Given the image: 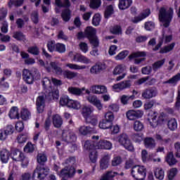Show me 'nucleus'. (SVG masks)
<instances>
[{
    "label": "nucleus",
    "instance_id": "obj_1",
    "mask_svg": "<svg viewBox=\"0 0 180 180\" xmlns=\"http://www.w3.org/2000/svg\"><path fill=\"white\" fill-rule=\"evenodd\" d=\"M42 85L46 89L44 95L39 96L37 98L36 105L38 113H43L46 106V101H58L60 98V91L58 89H51V80L49 77H44L42 80Z\"/></svg>",
    "mask_w": 180,
    "mask_h": 180
},
{
    "label": "nucleus",
    "instance_id": "obj_2",
    "mask_svg": "<svg viewBox=\"0 0 180 180\" xmlns=\"http://www.w3.org/2000/svg\"><path fill=\"white\" fill-rule=\"evenodd\" d=\"M77 162V158L75 156H71L67 158L65 161V167L60 170V175L62 176H75L77 170L74 167Z\"/></svg>",
    "mask_w": 180,
    "mask_h": 180
},
{
    "label": "nucleus",
    "instance_id": "obj_3",
    "mask_svg": "<svg viewBox=\"0 0 180 180\" xmlns=\"http://www.w3.org/2000/svg\"><path fill=\"white\" fill-rule=\"evenodd\" d=\"M22 79L25 84L28 85H32L34 84V81L40 79V72L36 68L31 70L23 69L22 70Z\"/></svg>",
    "mask_w": 180,
    "mask_h": 180
},
{
    "label": "nucleus",
    "instance_id": "obj_4",
    "mask_svg": "<svg viewBox=\"0 0 180 180\" xmlns=\"http://www.w3.org/2000/svg\"><path fill=\"white\" fill-rule=\"evenodd\" d=\"M174 18V8L169 7L168 10L165 7H160L159 10V19L162 22L165 27H168Z\"/></svg>",
    "mask_w": 180,
    "mask_h": 180
},
{
    "label": "nucleus",
    "instance_id": "obj_5",
    "mask_svg": "<svg viewBox=\"0 0 180 180\" xmlns=\"http://www.w3.org/2000/svg\"><path fill=\"white\" fill-rule=\"evenodd\" d=\"M55 5L58 8H66L62 11L61 18L64 22H70L71 19V10L69 8L71 6L70 0H63V3L61 0H55Z\"/></svg>",
    "mask_w": 180,
    "mask_h": 180
},
{
    "label": "nucleus",
    "instance_id": "obj_6",
    "mask_svg": "<svg viewBox=\"0 0 180 180\" xmlns=\"http://www.w3.org/2000/svg\"><path fill=\"white\" fill-rule=\"evenodd\" d=\"M37 167L34 172L50 174V168L46 165V162H47V155L46 154L38 153L37 155Z\"/></svg>",
    "mask_w": 180,
    "mask_h": 180
},
{
    "label": "nucleus",
    "instance_id": "obj_7",
    "mask_svg": "<svg viewBox=\"0 0 180 180\" xmlns=\"http://www.w3.org/2000/svg\"><path fill=\"white\" fill-rule=\"evenodd\" d=\"M113 120H115V114L112 111L108 112L105 114L104 119L99 122L98 127L103 130L112 129Z\"/></svg>",
    "mask_w": 180,
    "mask_h": 180
},
{
    "label": "nucleus",
    "instance_id": "obj_8",
    "mask_svg": "<svg viewBox=\"0 0 180 180\" xmlns=\"http://www.w3.org/2000/svg\"><path fill=\"white\" fill-rule=\"evenodd\" d=\"M85 37L91 46H98L99 38L96 35V28L88 26L84 30Z\"/></svg>",
    "mask_w": 180,
    "mask_h": 180
},
{
    "label": "nucleus",
    "instance_id": "obj_9",
    "mask_svg": "<svg viewBox=\"0 0 180 180\" xmlns=\"http://www.w3.org/2000/svg\"><path fill=\"white\" fill-rule=\"evenodd\" d=\"M131 175L136 180H143L147 176V168L144 166L134 165L131 169Z\"/></svg>",
    "mask_w": 180,
    "mask_h": 180
},
{
    "label": "nucleus",
    "instance_id": "obj_10",
    "mask_svg": "<svg viewBox=\"0 0 180 180\" xmlns=\"http://www.w3.org/2000/svg\"><path fill=\"white\" fill-rule=\"evenodd\" d=\"M118 143L126 150H128V151H134V146H133V143H131V141L130 140V138L129 137V135L126 133L120 134L117 136Z\"/></svg>",
    "mask_w": 180,
    "mask_h": 180
},
{
    "label": "nucleus",
    "instance_id": "obj_11",
    "mask_svg": "<svg viewBox=\"0 0 180 180\" xmlns=\"http://www.w3.org/2000/svg\"><path fill=\"white\" fill-rule=\"evenodd\" d=\"M148 120L153 129H155L157 126H160V124H162L164 123V116L163 115H159L158 112H153V115H149V117L148 118Z\"/></svg>",
    "mask_w": 180,
    "mask_h": 180
},
{
    "label": "nucleus",
    "instance_id": "obj_12",
    "mask_svg": "<svg viewBox=\"0 0 180 180\" xmlns=\"http://www.w3.org/2000/svg\"><path fill=\"white\" fill-rule=\"evenodd\" d=\"M140 57H147V53L146 51H140L133 52L128 56V58L130 61H131V60H134V64H136V65H139V64L146 61V58H140Z\"/></svg>",
    "mask_w": 180,
    "mask_h": 180
},
{
    "label": "nucleus",
    "instance_id": "obj_13",
    "mask_svg": "<svg viewBox=\"0 0 180 180\" xmlns=\"http://www.w3.org/2000/svg\"><path fill=\"white\" fill-rule=\"evenodd\" d=\"M62 140L68 143H75L77 141V135L74 131L63 129L62 132Z\"/></svg>",
    "mask_w": 180,
    "mask_h": 180
},
{
    "label": "nucleus",
    "instance_id": "obj_14",
    "mask_svg": "<svg viewBox=\"0 0 180 180\" xmlns=\"http://www.w3.org/2000/svg\"><path fill=\"white\" fill-rule=\"evenodd\" d=\"M157 94L155 87H148L142 91L141 96L143 99H151V98H155Z\"/></svg>",
    "mask_w": 180,
    "mask_h": 180
},
{
    "label": "nucleus",
    "instance_id": "obj_15",
    "mask_svg": "<svg viewBox=\"0 0 180 180\" xmlns=\"http://www.w3.org/2000/svg\"><path fill=\"white\" fill-rule=\"evenodd\" d=\"M143 111L138 110H129L127 112L126 116L128 120H137L140 117H143Z\"/></svg>",
    "mask_w": 180,
    "mask_h": 180
},
{
    "label": "nucleus",
    "instance_id": "obj_16",
    "mask_svg": "<svg viewBox=\"0 0 180 180\" xmlns=\"http://www.w3.org/2000/svg\"><path fill=\"white\" fill-rule=\"evenodd\" d=\"M143 146L146 150H154L157 146L155 139L151 136H147L143 139Z\"/></svg>",
    "mask_w": 180,
    "mask_h": 180
},
{
    "label": "nucleus",
    "instance_id": "obj_17",
    "mask_svg": "<svg viewBox=\"0 0 180 180\" xmlns=\"http://www.w3.org/2000/svg\"><path fill=\"white\" fill-rule=\"evenodd\" d=\"M10 157L13 161L18 162L23 157V153L16 148H11L10 150Z\"/></svg>",
    "mask_w": 180,
    "mask_h": 180
},
{
    "label": "nucleus",
    "instance_id": "obj_18",
    "mask_svg": "<svg viewBox=\"0 0 180 180\" xmlns=\"http://www.w3.org/2000/svg\"><path fill=\"white\" fill-rule=\"evenodd\" d=\"M96 144L97 149L101 150H111L112 147H113V144L110 141L105 139H101Z\"/></svg>",
    "mask_w": 180,
    "mask_h": 180
},
{
    "label": "nucleus",
    "instance_id": "obj_19",
    "mask_svg": "<svg viewBox=\"0 0 180 180\" xmlns=\"http://www.w3.org/2000/svg\"><path fill=\"white\" fill-rule=\"evenodd\" d=\"M106 66L105 63H102L101 62L96 63L94 65H93L90 69L91 74H99L105 70Z\"/></svg>",
    "mask_w": 180,
    "mask_h": 180
},
{
    "label": "nucleus",
    "instance_id": "obj_20",
    "mask_svg": "<svg viewBox=\"0 0 180 180\" xmlns=\"http://www.w3.org/2000/svg\"><path fill=\"white\" fill-rule=\"evenodd\" d=\"M90 91L93 94L101 95V94H106L108 92V88L103 85H94L91 86Z\"/></svg>",
    "mask_w": 180,
    "mask_h": 180
},
{
    "label": "nucleus",
    "instance_id": "obj_21",
    "mask_svg": "<svg viewBox=\"0 0 180 180\" xmlns=\"http://www.w3.org/2000/svg\"><path fill=\"white\" fill-rule=\"evenodd\" d=\"M9 158H11V152L8 149L4 148L0 150V161L2 164H8Z\"/></svg>",
    "mask_w": 180,
    "mask_h": 180
},
{
    "label": "nucleus",
    "instance_id": "obj_22",
    "mask_svg": "<svg viewBox=\"0 0 180 180\" xmlns=\"http://www.w3.org/2000/svg\"><path fill=\"white\" fill-rule=\"evenodd\" d=\"M131 86V83H130V80H125L114 84L112 86L113 89H120L123 91V89H127V88H130Z\"/></svg>",
    "mask_w": 180,
    "mask_h": 180
},
{
    "label": "nucleus",
    "instance_id": "obj_23",
    "mask_svg": "<svg viewBox=\"0 0 180 180\" xmlns=\"http://www.w3.org/2000/svg\"><path fill=\"white\" fill-rule=\"evenodd\" d=\"M133 4V0H119L118 8L120 11H126Z\"/></svg>",
    "mask_w": 180,
    "mask_h": 180
},
{
    "label": "nucleus",
    "instance_id": "obj_24",
    "mask_svg": "<svg viewBox=\"0 0 180 180\" xmlns=\"http://www.w3.org/2000/svg\"><path fill=\"white\" fill-rule=\"evenodd\" d=\"M84 147L85 150H87L89 151L96 150L98 149L97 142H96L94 141L87 140L84 142Z\"/></svg>",
    "mask_w": 180,
    "mask_h": 180
},
{
    "label": "nucleus",
    "instance_id": "obj_25",
    "mask_svg": "<svg viewBox=\"0 0 180 180\" xmlns=\"http://www.w3.org/2000/svg\"><path fill=\"white\" fill-rule=\"evenodd\" d=\"M73 61H75L76 63H82L83 64H89V63H91L89 58L81 54L74 55Z\"/></svg>",
    "mask_w": 180,
    "mask_h": 180
},
{
    "label": "nucleus",
    "instance_id": "obj_26",
    "mask_svg": "<svg viewBox=\"0 0 180 180\" xmlns=\"http://www.w3.org/2000/svg\"><path fill=\"white\" fill-rule=\"evenodd\" d=\"M10 119H20V114H19V108L16 106H13L8 112Z\"/></svg>",
    "mask_w": 180,
    "mask_h": 180
},
{
    "label": "nucleus",
    "instance_id": "obj_27",
    "mask_svg": "<svg viewBox=\"0 0 180 180\" xmlns=\"http://www.w3.org/2000/svg\"><path fill=\"white\" fill-rule=\"evenodd\" d=\"M150 14L151 11H150V9H148L146 11L145 13H142L139 15L134 17L132 22L133 23H139V22H141V20L146 19V18H148V16H150Z\"/></svg>",
    "mask_w": 180,
    "mask_h": 180
},
{
    "label": "nucleus",
    "instance_id": "obj_28",
    "mask_svg": "<svg viewBox=\"0 0 180 180\" xmlns=\"http://www.w3.org/2000/svg\"><path fill=\"white\" fill-rule=\"evenodd\" d=\"M20 117L23 120L24 122H26L32 117V112L29 110L27 108H22L20 110Z\"/></svg>",
    "mask_w": 180,
    "mask_h": 180
},
{
    "label": "nucleus",
    "instance_id": "obj_29",
    "mask_svg": "<svg viewBox=\"0 0 180 180\" xmlns=\"http://www.w3.org/2000/svg\"><path fill=\"white\" fill-rule=\"evenodd\" d=\"M69 94L75 95V96H82L84 93L82 91H85L84 89H79L78 87L70 86L68 89Z\"/></svg>",
    "mask_w": 180,
    "mask_h": 180
},
{
    "label": "nucleus",
    "instance_id": "obj_30",
    "mask_svg": "<svg viewBox=\"0 0 180 180\" xmlns=\"http://www.w3.org/2000/svg\"><path fill=\"white\" fill-rule=\"evenodd\" d=\"M165 161L166 162H167L169 167H172V165H175V164L178 162V160H176V159L174 156V153L172 152H169L167 153Z\"/></svg>",
    "mask_w": 180,
    "mask_h": 180
},
{
    "label": "nucleus",
    "instance_id": "obj_31",
    "mask_svg": "<svg viewBox=\"0 0 180 180\" xmlns=\"http://www.w3.org/2000/svg\"><path fill=\"white\" fill-rule=\"evenodd\" d=\"M94 128V127H91L89 126H83L79 128V131L80 134H82L83 136H87V134H92V133L95 131Z\"/></svg>",
    "mask_w": 180,
    "mask_h": 180
},
{
    "label": "nucleus",
    "instance_id": "obj_32",
    "mask_svg": "<svg viewBox=\"0 0 180 180\" xmlns=\"http://www.w3.org/2000/svg\"><path fill=\"white\" fill-rule=\"evenodd\" d=\"M53 124L56 129H60L63 126V118L58 115H53Z\"/></svg>",
    "mask_w": 180,
    "mask_h": 180
},
{
    "label": "nucleus",
    "instance_id": "obj_33",
    "mask_svg": "<svg viewBox=\"0 0 180 180\" xmlns=\"http://www.w3.org/2000/svg\"><path fill=\"white\" fill-rule=\"evenodd\" d=\"M175 48V42H172V44L165 46L162 47L159 51L160 54H167L169 53V51H172Z\"/></svg>",
    "mask_w": 180,
    "mask_h": 180
},
{
    "label": "nucleus",
    "instance_id": "obj_34",
    "mask_svg": "<svg viewBox=\"0 0 180 180\" xmlns=\"http://www.w3.org/2000/svg\"><path fill=\"white\" fill-rule=\"evenodd\" d=\"M47 175H49V173H44L41 172H33L32 178L34 180H44Z\"/></svg>",
    "mask_w": 180,
    "mask_h": 180
},
{
    "label": "nucleus",
    "instance_id": "obj_35",
    "mask_svg": "<svg viewBox=\"0 0 180 180\" xmlns=\"http://www.w3.org/2000/svg\"><path fill=\"white\" fill-rule=\"evenodd\" d=\"M110 158L108 155H105L100 160L101 169H106L109 167V161Z\"/></svg>",
    "mask_w": 180,
    "mask_h": 180
},
{
    "label": "nucleus",
    "instance_id": "obj_36",
    "mask_svg": "<svg viewBox=\"0 0 180 180\" xmlns=\"http://www.w3.org/2000/svg\"><path fill=\"white\" fill-rule=\"evenodd\" d=\"M63 76L64 78H67V79H73V78H76V77H78V72L66 70H63Z\"/></svg>",
    "mask_w": 180,
    "mask_h": 180
},
{
    "label": "nucleus",
    "instance_id": "obj_37",
    "mask_svg": "<svg viewBox=\"0 0 180 180\" xmlns=\"http://www.w3.org/2000/svg\"><path fill=\"white\" fill-rule=\"evenodd\" d=\"M115 13V9L113 8V5L110 4L106 6L104 12V18L105 19H109L110 16H112Z\"/></svg>",
    "mask_w": 180,
    "mask_h": 180
},
{
    "label": "nucleus",
    "instance_id": "obj_38",
    "mask_svg": "<svg viewBox=\"0 0 180 180\" xmlns=\"http://www.w3.org/2000/svg\"><path fill=\"white\" fill-rule=\"evenodd\" d=\"M164 64H165V58L157 60L152 65V69L155 72H156V71H158Z\"/></svg>",
    "mask_w": 180,
    "mask_h": 180
},
{
    "label": "nucleus",
    "instance_id": "obj_39",
    "mask_svg": "<svg viewBox=\"0 0 180 180\" xmlns=\"http://www.w3.org/2000/svg\"><path fill=\"white\" fill-rule=\"evenodd\" d=\"M86 122L89 124H91V126H93L94 130H95V127L98 126V117L96 116H91L89 117L85 120Z\"/></svg>",
    "mask_w": 180,
    "mask_h": 180
},
{
    "label": "nucleus",
    "instance_id": "obj_40",
    "mask_svg": "<svg viewBox=\"0 0 180 180\" xmlns=\"http://www.w3.org/2000/svg\"><path fill=\"white\" fill-rule=\"evenodd\" d=\"M68 108L70 109H75V110H78L81 109V103H79L78 101L70 99V102L69 103Z\"/></svg>",
    "mask_w": 180,
    "mask_h": 180
},
{
    "label": "nucleus",
    "instance_id": "obj_41",
    "mask_svg": "<svg viewBox=\"0 0 180 180\" xmlns=\"http://www.w3.org/2000/svg\"><path fill=\"white\" fill-rule=\"evenodd\" d=\"M50 65L51 67V69L55 70V72L57 75H63L64 70H63L61 68L58 67L56 62H51Z\"/></svg>",
    "mask_w": 180,
    "mask_h": 180
},
{
    "label": "nucleus",
    "instance_id": "obj_42",
    "mask_svg": "<svg viewBox=\"0 0 180 180\" xmlns=\"http://www.w3.org/2000/svg\"><path fill=\"white\" fill-rule=\"evenodd\" d=\"M91 113H92V109L91 108L84 106L82 108V115L85 120L88 119V117H90Z\"/></svg>",
    "mask_w": 180,
    "mask_h": 180
},
{
    "label": "nucleus",
    "instance_id": "obj_43",
    "mask_svg": "<svg viewBox=\"0 0 180 180\" xmlns=\"http://www.w3.org/2000/svg\"><path fill=\"white\" fill-rule=\"evenodd\" d=\"M180 81V73H177L176 75L173 76L172 78L169 79L167 81L163 82V84H178Z\"/></svg>",
    "mask_w": 180,
    "mask_h": 180
},
{
    "label": "nucleus",
    "instance_id": "obj_44",
    "mask_svg": "<svg viewBox=\"0 0 180 180\" xmlns=\"http://www.w3.org/2000/svg\"><path fill=\"white\" fill-rule=\"evenodd\" d=\"M13 37V39H15V40H18V41H25V40H26V36H25L23 32L20 31L14 32Z\"/></svg>",
    "mask_w": 180,
    "mask_h": 180
},
{
    "label": "nucleus",
    "instance_id": "obj_45",
    "mask_svg": "<svg viewBox=\"0 0 180 180\" xmlns=\"http://www.w3.org/2000/svg\"><path fill=\"white\" fill-rule=\"evenodd\" d=\"M116 175H119V173L116 172H108L106 174L101 176V180L113 179Z\"/></svg>",
    "mask_w": 180,
    "mask_h": 180
},
{
    "label": "nucleus",
    "instance_id": "obj_46",
    "mask_svg": "<svg viewBox=\"0 0 180 180\" xmlns=\"http://www.w3.org/2000/svg\"><path fill=\"white\" fill-rule=\"evenodd\" d=\"M167 127L169 130L174 131L178 127V123L176 122V120L175 118H172L167 122Z\"/></svg>",
    "mask_w": 180,
    "mask_h": 180
},
{
    "label": "nucleus",
    "instance_id": "obj_47",
    "mask_svg": "<svg viewBox=\"0 0 180 180\" xmlns=\"http://www.w3.org/2000/svg\"><path fill=\"white\" fill-rule=\"evenodd\" d=\"M125 70L126 67L124 65H118L114 68L112 73L114 75H120V74H123Z\"/></svg>",
    "mask_w": 180,
    "mask_h": 180
},
{
    "label": "nucleus",
    "instance_id": "obj_48",
    "mask_svg": "<svg viewBox=\"0 0 180 180\" xmlns=\"http://www.w3.org/2000/svg\"><path fill=\"white\" fill-rule=\"evenodd\" d=\"M164 37H165V32H162V37H159L158 44L153 49V51H158L162 44H164Z\"/></svg>",
    "mask_w": 180,
    "mask_h": 180
},
{
    "label": "nucleus",
    "instance_id": "obj_49",
    "mask_svg": "<svg viewBox=\"0 0 180 180\" xmlns=\"http://www.w3.org/2000/svg\"><path fill=\"white\" fill-rule=\"evenodd\" d=\"M110 32L112 33V34L119 36V34H122V27L119 25H115L110 29Z\"/></svg>",
    "mask_w": 180,
    "mask_h": 180
},
{
    "label": "nucleus",
    "instance_id": "obj_50",
    "mask_svg": "<svg viewBox=\"0 0 180 180\" xmlns=\"http://www.w3.org/2000/svg\"><path fill=\"white\" fill-rule=\"evenodd\" d=\"M56 46H57V44H56L55 40L48 41L46 44L48 51H49V53H54V51H56Z\"/></svg>",
    "mask_w": 180,
    "mask_h": 180
},
{
    "label": "nucleus",
    "instance_id": "obj_51",
    "mask_svg": "<svg viewBox=\"0 0 180 180\" xmlns=\"http://www.w3.org/2000/svg\"><path fill=\"white\" fill-rule=\"evenodd\" d=\"M71 101V99L68 96H62L60 98L59 103L61 106H68L70 105V102Z\"/></svg>",
    "mask_w": 180,
    "mask_h": 180
},
{
    "label": "nucleus",
    "instance_id": "obj_52",
    "mask_svg": "<svg viewBox=\"0 0 180 180\" xmlns=\"http://www.w3.org/2000/svg\"><path fill=\"white\" fill-rule=\"evenodd\" d=\"M27 51L32 56H39L40 55V49L37 46H30L27 49Z\"/></svg>",
    "mask_w": 180,
    "mask_h": 180
},
{
    "label": "nucleus",
    "instance_id": "obj_53",
    "mask_svg": "<svg viewBox=\"0 0 180 180\" xmlns=\"http://www.w3.org/2000/svg\"><path fill=\"white\" fill-rule=\"evenodd\" d=\"M102 5L101 0H90L89 6L91 9H98Z\"/></svg>",
    "mask_w": 180,
    "mask_h": 180
},
{
    "label": "nucleus",
    "instance_id": "obj_54",
    "mask_svg": "<svg viewBox=\"0 0 180 180\" xmlns=\"http://www.w3.org/2000/svg\"><path fill=\"white\" fill-rule=\"evenodd\" d=\"M178 174V169L173 167L167 172V178L169 180H172Z\"/></svg>",
    "mask_w": 180,
    "mask_h": 180
},
{
    "label": "nucleus",
    "instance_id": "obj_55",
    "mask_svg": "<svg viewBox=\"0 0 180 180\" xmlns=\"http://www.w3.org/2000/svg\"><path fill=\"white\" fill-rule=\"evenodd\" d=\"M134 98H136L134 95H131V96L122 95L121 96V103H122V105H127L129 101H134Z\"/></svg>",
    "mask_w": 180,
    "mask_h": 180
},
{
    "label": "nucleus",
    "instance_id": "obj_56",
    "mask_svg": "<svg viewBox=\"0 0 180 180\" xmlns=\"http://www.w3.org/2000/svg\"><path fill=\"white\" fill-rule=\"evenodd\" d=\"M65 44L61 43H56V47L55 51L56 53H59L60 54H63L65 53Z\"/></svg>",
    "mask_w": 180,
    "mask_h": 180
},
{
    "label": "nucleus",
    "instance_id": "obj_57",
    "mask_svg": "<svg viewBox=\"0 0 180 180\" xmlns=\"http://www.w3.org/2000/svg\"><path fill=\"white\" fill-rule=\"evenodd\" d=\"M154 106H157V101L153 99L144 104V109L145 110H149L151 108H154Z\"/></svg>",
    "mask_w": 180,
    "mask_h": 180
},
{
    "label": "nucleus",
    "instance_id": "obj_58",
    "mask_svg": "<svg viewBox=\"0 0 180 180\" xmlns=\"http://www.w3.org/2000/svg\"><path fill=\"white\" fill-rule=\"evenodd\" d=\"M101 14L99 13L94 14L92 18L93 26H99L101 23Z\"/></svg>",
    "mask_w": 180,
    "mask_h": 180
},
{
    "label": "nucleus",
    "instance_id": "obj_59",
    "mask_svg": "<svg viewBox=\"0 0 180 180\" xmlns=\"http://www.w3.org/2000/svg\"><path fill=\"white\" fill-rule=\"evenodd\" d=\"M34 151V145L32 142H27L25 146L24 147L25 153H33Z\"/></svg>",
    "mask_w": 180,
    "mask_h": 180
},
{
    "label": "nucleus",
    "instance_id": "obj_60",
    "mask_svg": "<svg viewBox=\"0 0 180 180\" xmlns=\"http://www.w3.org/2000/svg\"><path fill=\"white\" fill-rule=\"evenodd\" d=\"M17 140L19 144L26 143V141H27V133L20 134L18 136Z\"/></svg>",
    "mask_w": 180,
    "mask_h": 180
},
{
    "label": "nucleus",
    "instance_id": "obj_61",
    "mask_svg": "<svg viewBox=\"0 0 180 180\" xmlns=\"http://www.w3.org/2000/svg\"><path fill=\"white\" fill-rule=\"evenodd\" d=\"M127 56H129V51H122L115 56V60H124Z\"/></svg>",
    "mask_w": 180,
    "mask_h": 180
},
{
    "label": "nucleus",
    "instance_id": "obj_62",
    "mask_svg": "<svg viewBox=\"0 0 180 180\" xmlns=\"http://www.w3.org/2000/svg\"><path fill=\"white\" fill-rule=\"evenodd\" d=\"M143 129H144V124H143L141 123V122L140 121H135L134 123V130H135V131H141V130H143Z\"/></svg>",
    "mask_w": 180,
    "mask_h": 180
},
{
    "label": "nucleus",
    "instance_id": "obj_63",
    "mask_svg": "<svg viewBox=\"0 0 180 180\" xmlns=\"http://www.w3.org/2000/svg\"><path fill=\"white\" fill-rule=\"evenodd\" d=\"M89 158H90V161L93 162V164H95V162L98 161V151L96 150L91 151L89 154Z\"/></svg>",
    "mask_w": 180,
    "mask_h": 180
},
{
    "label": "nucleus",
    "instance_id": "obj_64",
    "mask_svg": "<svg viewBox=\"0 0 180 180\" xmlns=\"http://www.w3.org/2000/svg\"><path fill=\"white\" fill-rule=\"evenodd\" d=\"M155 176L157 179H164V170H162V169H157L155 171Z\"/></svg>",
    "mask_w": 180,
    "mask_h": 180
}]
</instances>
